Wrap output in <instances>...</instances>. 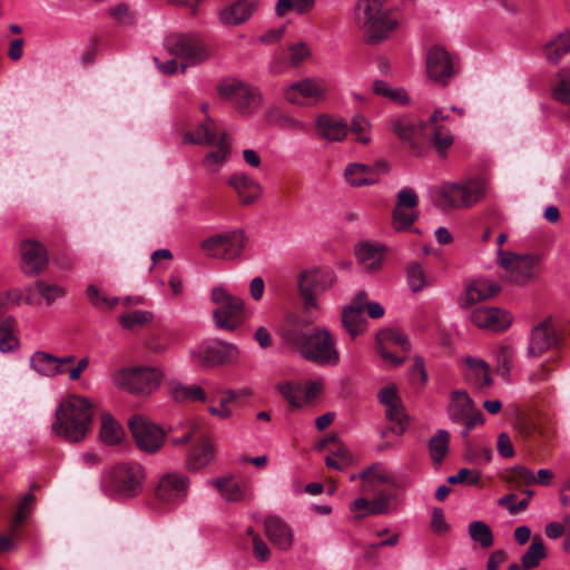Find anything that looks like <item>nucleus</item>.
Returning <instances> with one entry per match:
<instances>
[{"mask_svg": "<svg viewBox=\"0 0 570 570\" xmlns=\"http://www.w3.org/2000/svg\"><path fill=\"white\" fill-rule=\"evenodd\" d=\"M307 322L296 315H289L281 327V337L284 344L297 352L305 361L321 366H335L340 363V352L336 340L328 330L315 327L311 333L304 332Z\"/></svg>", "mask_w": 570, "mask_h": 570, "instance_id": "nucleus-1", "label": "nucleus"}, {"mask_svg": "<svg viewBox=\"0 0 570 570\" xmlns=\"http://www.w3.org/2000/svg\"><path fill=\"white\" fill-rule=\"evenodd\" d=\"M353 21L367 45H379L397 29L399 21L392 14L386 0H356Z\"/></svg>", "mask_w": 570, "mask_h": 570, "instance_id": "nucleus-2", "label": "nucleus"}, {"mask_svg": "<svg viewBox=\"0 0 570 570\" xmlns=\"http://www.w3.org/2000/svg\"><path fill=\"white\" fill-rule=\"evenodd\" d=\"M55 416L53 433L68 442H80L91 429L94 405L89 399L72 394L59 403Z\"/></svg>", "mask_w": 570, "mask_h": 570, "instance_id": "nucleus-3", "label": "nucleus"}, {"mask_svg": "<svg viewBox=\"0 0 570 570\" xmlns=\"http://www.w3.org/2000/svg\"><path fill=\"white\" fill-rule=\"evenodd\" d=\"M146 472L137 462H124L112 466L101 482L102 489L109 495L134 498L141 493Z\"/></svg>", "mask_w": 570, "mask_h": 570, "instance_id": "nucleus-4", "label": "nucleus"}, {"mask_svg": "<svg viewBox=\"0 0 570 570\" xmlns=\"http://www.w3.org/2000/svg\"><path fill=\"white\" fill-rule=\"evenodd\" d=\"M499 265L507 272L508 281L525 285L540 275L543 256L541 254H515L503 249L497 253Z\"/></svg>", "mask_w": 570, "mask_h": 570, "instance_id": "nucleus-5", "label": "nucleus"}, {"mask_svg": "<svg viewBox=\"0 0 570 570\" xmlns=\"http://www.w3.org/2000/svg\"><path fill=\"white\" fill-rule=\"evenodd\" d=\"M220 99L229 102L244 116L255 114L263 104L259 90L237 79H223L217 85Z\"/></svg>", "mask_w": 570, "mask_h": 570, "instance_id": "nucleus-6", "label": "nucleus"}, {"mask_svg": "<svg viewBox=\"0 0 570 570\" xmlns=\"http://www.w3.org/2000/svg\"><path fill=\"white\" fill-rule=\"evenodd\" d=\"M163 377V373L156 367H130L117 373V383L127 392L138 395H147L156 391Z\"/></svg>", "mask_w": 570, "mask_h": 570, "instance_id": "nucleus-7", "label": "nucleus"}, {"mask_svg": "<svg viewBox=\"0 0 570 570\" xmlns=\"http://www.w3.org/2000/svg\"><path fill=\"white\" fill-rule=\"evenodd\" d=\"M335 281V274L331 269L315 268L299 274L298 291L306 313L317 308L316 294L331 288Z\"/></svg>", "mask_w": 570, "mask_h": 570, "instance_id": "nucleus-8", "label": "nucleus"}, {"mask_svg": "<svg viewBox=\"0 0 570 570\" xmlns=\"http://www.w3.org/2000/svg\"><path fill=\"white\" fill-rule=\"evenodd\" d=\"M246 244L245 232L236 229L205 239L202 243V249L208 257L230 261L240 257Z\"/></svg>", "mask_w": 570, "mask_h": 570, "instance_id": "nucleus-9", "label": "nucleus"}, {"mask_svg": "<svg viewBox=\"0 0 570 570\" xmlns=\"http://www.w3.org/2000/svg\"><path fill=\"white\" fill-rule=\"evenodd\" d=\"M210 296L218 305L213 313L216 326L222 330H236L242 323L243 299L232 296L222 287L213 288Z\"/></svg>", "mask_w": 570, "mask_h": 570, "instance_id": "nucleus-10", "label": "nucleus"}, {"mask_svg": "<svg viewBox=\"0 0 570 570\" xmlns=\"http://www.w3.org/2000/svg\"><path fill=\"white\" fill-rule=\"evenodd\" d=\"M488 191V181L474 177L460 184H450L442 188L441 195L453 207H471L479 203Z\"/></svg>", "mask_w": 570, "mask_h": 570, "instance_id": "nucleus-11", "label": "nucleus"}, {"mask_svg": "<svg viewBox=\"0 0 570 570\" xmlns=\"http://www.w3.org/2000/svg\"><path fill=\"white\" fill-rule=\"evenodd\" d=\"M449 125L450 116L441 108L435 109L428 121L423 122L424 135L440 158H445L449 149L454 144V137Z\"/></svg>", "mask_w": 570, "mask_h": 570, "instance_id": "nucleus-12", "label": "nucleus"}, {"mask_svg": "<svg viewBox=\"0 0 570 570\" xmlns=\"http://www.w3.org/2000/svg\"><path fill=\"white\" fill-rule=\"evenodd\" d=\"M425 68L429 79L443 87L459 72L458 62L439 45L426 52Z\"/></svg>", "mask_w": 570, "mask_h": 570, "instance_id": "nucleus-13", "label": "nucleus"}, {"mask_svg": "<svg viewBox=\"0 0 570 570\" xmlns=\"http://www.w3.org/2000/svg\"><path fill=\"white\" fill-rule=\"evenodd\" d=\"M325 82L321 79L305 78L283 89L286 101L297 106H314L325 98Z\"/></svg>", "mask_w": 570, "mask_h": 570, "instance_id": "nucleus-14", "label": "nucleus"}, {"mask_svg": "<svg viewBox=\"0 0 570 570\" xmlns=\"http://www.w3.org/2000/svg\"><path fill=\"white\" fill-rule=\"evenodd\" d=\"M189 483V478L183 473H166L157 482L155 498L164 504H178L187 497Z\"/></svg>", "mask_w": 570, "mask_h": 570, "instance_id": "nucleus-15", "label": "nucleus"}, {"mask_svg": "<svg viewBox=\"0 0 570 570\" xmlns=\"http://www.w3.org/2000/svg\"><path fill=\"white\" fill-rule=\"evenodd\" d=\"M129 430L137 446L148 453L157 452L164 443V431L140 415L129 420Z\"/></svg>", "mask_w": 570, "mask_h": 570, "instance_id": "nucleus-16", "label": "nucleus"}, {"mask_svg": "<svg viewBox=\"0 0 570 570\" xmlns=\"http://www.w3.org/2000/svg\"><path fill=\"white\" fill-rule=\"evenodd\" d=\"M419 197L414 189L404 187L397 193L393 209V227L395 230H406L417 219Z\"/></svg>", "mask_w": 570, "mask_h": 570, "instance_id": "nucleus-17", "label": "nucleus"}, {"mask_svg": "<svg viewBox=\"0 0 570 570\" xmlns=\"http://www.w3.org/2000/svg\"><path fill=\"white\" fill-rule=\"evenodd\" d=\"M377 397L385 406L386 419L393 423L391 431L395 435H402L406 430L407 415L405 413L402 400L394 385L385 386L380 390Z\"/></svg>", "mask_w": 570, "mask_h": 570, "instance_id": "nucleus-18", "label": "nucleus"}, {"mask_svg": "<svg viewBox=\"0 0 570 570\" xmlns=\"http://www.w3.org/2000/svg\"><path fill=\"white\" fill-rule=\"evenodd\" d=\"M193 355L204 365L217 366L225 363H236L239 358V350L236 345L225 342L200 345Z\"/></svg>", "mask_w": 570, "mask_h": 570, "instance_id": "nucleus-19", "label": "nucleus"}, {"mask_svg": "<svg viewBox=\"0 0 570 570\" xmlns=\"http://www.w3.org/2000/svg\"><path fill=\"white\" fill-rule=\"evenodd\" d=\"M558 334L552 325L550 318H546L530 332L529 345L527 356L537 358L542 356L546 352L558 345Z\"/></svg>", "mask_w": 570, "mask_h": 570, "instance_id": "nucleus-20", "label": "nucleus"}, {"mask_svg": "<svg viewBox=\"0 0 570 570\" xmlns=\"http://www.w3.org/2000/svg\"><path fill=\"white\" fill-rule=\"evenodd\" d=\"M165 47L173 56L198 63L207 59L206 49L195 39L186 35H173L166 38Z\"/></svg>", "mask_w": 570, "mask_h": 570, "instance_id": "nucleus-21", "label": "nucleus"}, {"mask_svg": "<svg viewBox=\"0 0 570 570\" xmlns=\"http://www.w3.org/2000/svg\"><path fill=\"white\" fill-rule=\"evenodd\" d=\"M389 166L385 161H376L373 166L350 164L345 169L346 180L351 186L361 187L376 184L382 174H386Z\"/></svg>", "mask_w": 570, "mask_h": 570, "instance_id": "nucleus-22", "label": "nucleus"}, {"mask_svg": "<svg viewBox=\"0 0 570 570\" xmlns=\"http://www.w3.org/2000/svg\"><path fill=\"white\" fill-rule=\"evenodd\" d=\"M470 317L475 326L493 332H502L512 323L511 315L498 307L475 308Z\"/></svg>", "mask_w": 570, "mask_h": 570, "instance_id": "nucleus-23", "label": "nucleus"}, {"mask_svg": "<svg viewBox=\"0 0 570 570\" xmlns=\"http://www.w3.org/2000/svg\"><path fill=\"white\" fill-rule=\"evenodd\" d=\"M389 129L410 149L415 150L416 137L423 131V122H417L410 115L396 116L389 120Z\"/></svg>", "mask_w": 570, "mask_h": 570, "instance_id": "nucleus-24", "label": "nucleus"}, {"mask_svg": "<svg viewBox=\"0 0 570 570\" xmlns=\"http://www.w3.org/2000/svg\"><path fill=\"white\" fill-rule=\"evenodd\" d=\"M501 291L500 285L489 278H478L465 289L463 296L459 298V305L463 308L471 307L480 301L489 299Z\"/></svg>", "mask_w": 570, "mask_h": 570, "instance_id": "nucleus-25", "label": "nucleus"}, {"mask_svg": "<svg viewBox=\"0 0 570 570\" xmlns=\"http://www.w3.org/2000/svg\"><path fill=\"white\" fill-rule=\"evenodd\" d=\"M465 382L473 389L485 393L493 383L489 364L483 360L470 356L465 358Z\"/></svg>", "mask_w": 570, "mask_h": 570, "instance_id": "nucleus-26", "label": "nucleus"}, {"mask_svg": "<svg viewBox=\"0 0 570 570\" xmlns=\"http://www.w3.org/2000/svg\"><path fill=\"white\" fill-rule=\"evenodd\" d=\"M264 531L268 540L281 550H288L293 544V532L288 524L276 515L264 519Z\"/></svg>", "mask_w": 570, "mask_h": 570, "instance_id": "nucleus-27", "label": "nucleus"}, {"mask_svg": "<svg viewBox=\"0 0 570 570\" xmlns=\"http://www.w3.org/2000/svg\"><path fill=\"white\" fill-rule=\"evenodd\" d=\"M259 7V0H236L222 10L220 20L226 26L246 22Z\"/></svg>", "mask_w": 570, "mask_h": 570, "instance_id": "nucleus-28", "label": "nucleus"}, {"mask_svg": "<svg viewBox=\"0 0 570 570\" xmlns=\"http://www.w3.org/2000/svg\"><path fill=\"white\" fill-rule=\"evenodd\" d=\"M228 184L235 189L243 205H250L263 194L262 186L249 176L236 173L228 178Z\"/></svg>", "mask_w": 570, "mask_h": 570, "instance_id": "nucleus-29", "label": "nucleus"}, {"mask_svg": "<svg viewBox=\"0 0 570 570\" xmlns=\"http://www.w3.org/2000/svg\"><path fill=\"white\" fill-rule=\"evenodd\" d=\"M391 498L392 494H380L373 500L358 498L350 504V510L355 513L357 519L367 515L386 514L391 511Z\"/></svg>", "mask_w": 570, "mask_h": 570, "instance_id": "nucleus-30", "label": "nucleus"}, {"mask_svg": "<svg viewBox=\"0 0 570 570\" xmlns=\"http://www.w3.org/2000/svg\"><path fill=\"white\" fill-rule=\"evenodd\" d=\"M315 125L318 135L330 142L344 140L348 132V126L345 120L326 114L318 116Z\"/></svg>", "mask_w": 570, "mask_h": 570, "instance_id": "nucleus-31", "label": "nucleus"}, {"mask_svg": "<svg viewBox=\"0 0 570 570\" xmlns=\"http://www.w3.org/2000/svg\"><path fill=\"white\" fill-rule=\"evenodd\" d=\"M213 146L215 149L204 157L203 164L207 170L217 173L230 157V141L227 132L223 131L217 144Z\"/></svg>", "mask_w": 570, "mask_h": 570, "instance_id": "nucleus-32", "label": "nucleus"}, {"mask_svg": "<svg viewBox=\"0 0 570 570\" xmlns=\"http://www.w3.org/2000/svg\"><path fill=\"white\" fill-rule=\"evenodd\" d=\"M223 131L217 130V126L210 117H207L195 130V132H186L185 142L196 145L213 146L217 144Z\"/></svg>", "mask_w": 570, "mask_h": 570, "instance_id": "nucleus-33", "label": "nucleus"}, {"mask_svg": "<svg viewBox=\"0 0 570 570\" xmlns=\"http://www.w3.org/2000/svg\"><path fill=\"white\" fill-rule=\"evenodd\" d=\"M168 391L176 402H206L207 400L203 387L196 384L187 385L178 381H171L168 384Z\"/></svg>", "mask_w": 570, "mask_h": 570, "instance_id": "nucleus-34", "label": "nucleus"}, {"mask_svg": "<svg viewBox=\"0 0 570 570\" xmlns=\"http://www.w3.org/2000/svg\"><path fill=\"white\" fill-rule=\"evenodd\" d=\"M472 399L465 391H453L451 403L448 407L449 417L458 423L466 419L469 414L475 411Z\"/></svg>", "mask_w": 570, "mask_h": 570, "instance_id": "nucleus-35", "label": "nucleus"}, {"mask_svg": "<svg viewBox=\"0 0 570 570\" xmlns=\"http://www.w3.org/2000/svg\"><path fill=\"white\" fill-rule=\"evenodd\" d=\"M356 257L364 265L366 272H376L382 266L383 247L371 243H362L356 248Z\"/></svg>", "mask_w": 570, "mask_h": 570, "instance_id": "nucleus-36", "label": "nucleus"}, {"mask_svg": "<svg viewBox=\"0 0 570 570\" xmlns=\"http://www.w3.org/2000/svg\"><path fill=\"white\" fill-rule=\"evenodd\" d=\"M342 325L350 336L355 338L366 331L367 320L363 311L345 306L342 311Z\"/></svg>", "mask_w": 570, "mask_h": 570, "instance_id": "nucleus-37", "label": "nucleus"}, {"mask_svg": "<svg viewBox=\"0 0 570 570\" xmlns=\"http://www.w3.org/2000/svg\"><path fill=\"white\" fill-rule=\"evenodd\" d=\"M570 51V31L564 30L544 46V55L549 62L557 65Z\"/></svg>", "mask_w": 570, "mask_h": 570, "instance_id": "nucleus-38", "label": "nucleus"}, {"mask_svg": "<svg viewBox=\"0 0 570 570\" xmlns=\"http://www.w3.org/2000/svg\"><path fill=\"white\" fill-rule=\"evenodd\" d=\"M214 458V446L204 440L200 444L194 446L189 452L186 465L188 470L198 471L206 466Z\"/></svg>", "mask_w": 570, "mask_h": 570, "instance_id": "nucleus-39", "label": "nucleus"}, {"mask_svg": "<svg viewBox=\"0 0 570 570\" xmlns=\"http://www.w3.org/2000/svg\"><path fill=\"white\" fill-rule=\"evenodd\" d=\"M547 558L544 542L540 535L533 537L527 551L521 557V564L524 570H531L540 564V561Z\"/></svg>", "mask_w": 570, "mask_h": 570, "instance_id": "nucleus-40", "label": "nucleus"}, {"mask_svg": "<svg viewBox=\"0 0 570 570\" xmlns=\"http://www.w3.org/2000/svg\"><path fill=\"white\" fill-rule=\"evenodd\" d=\"M450 434L446 430H438L430 439L428 448L433 463L441 464L449 453Z\"/></svg>", "mask_w": 570, "mask_h": 570, "instance_id": "nucleus-41", "label": "nucleus"}, {"mask_svg": "<svg viewBox=\"0 0 570 570\" xmlns=\"http://www.w3.org/2000/svg\"><path fill=\"white\" fill-rule=\"evenodd\" d=\"M124 430L121 425L108 413L101 416L100 439L107 445H115L121 441Z\"/></svg>", "mask_w": 570, "mask_h": 570, "instance_id": "nucleus-42", "label": "nucleus"}, {"mask_svg": "<svg viewBox=\"0 0 570 570\" xmlns=\"http://www.w3.org/2000/svg\"><path fill=\"white\" fill-rule=\"evenodd\" d=\"M19 265L23 274H36V240L31 238L22 239L19 244Z\"/></svg>", "mask_w": 570, "mask_h": 570, "instance_id": "nucleus-43", "label": "nucleus"}, {"mask_svg": "<svg viewBox=\"0 0 570 570\" xmlns=\"http://www.w3.org/2000/svg\"><path fill=\"white\" fill-rule=\"evenodd\" d=\"M35 484L30 485L29 491L24 494V497L19 502L17 510L10 520V530L12 532L19 531L20 527L26 522L27 518L30 515L32 510V503L35 500L33 490Z\"/></svg>", "mask_w": 570, "mask_h": 570, "instance_id": "nucleus-44", "label": "nucleus"}, {"mask_svg": "<svg viewBox=\"0 0 570 570\" xmlns=\"http://www.w3.org/2000/svg\"><path fill=\"white\" fill-rule=\"evenodd\" d=\"M360 479L363 482L362 491L366 490V484L372 485L374 483H390L393 487H400V484L384 470V468L380 463L373 464L364 469L360 473Z\"/></svg>", "mask_w": 570, "mask_h": 570, "instance_id": "nucleus-45", "label": "nucleus"}, {"mask_svg": "<svg viewBox=\"0 0 570 570\" xmlns=\"http://www.w3.org/2000/svg\"><path fill=\"white\" fill-rule=\"evenodd\" d=\"M213 484L227 501L237 502L244 497V491L240 484L232 478L216 479L213 481Z\"/></svg>", "mask_w": 570, "mask_h": 570, "instance_id": "nucleus-46", "label": "nucleus"}, {"mask_svg": "<svg viewBox=\"0 0 570 570\" xmlns=\"http://www.w3.org/2000/svg\"><path fill=\"white\" fill-rule=\"evenodd\" d=\"M551 96L561 104L570 105V69L562 68L557 72V85Z\"/></svg>", "mask_w": 570, "mask_h": 570, "instance_id": "nucleus-47", "label": "nucleus"}, {"mask_svg": "<svg viewBox=\"0 0 570 570\" xmlns=\"http://www.w3.org/2000/svg\"><path fill=\"white\" fill-rule=\"evenodd\" d=\"M382 344L390 347L399 346L404 353L409 352L411 348L407 336L393 330H383L377 333L376 345Z\"/></svg>", "mask_w": 570, "mask_h": 570, "instance_id": "nucleus-48", "label": "nucleus"}, {"mask_svg": "<svg viewBox=\"0 0 570 570\" xmlns=\"http://www.w3.org/2000/svg\"><path fill=\"white\" fill-rule=\"evenodd\" d=\"M469 534L482 548L493 546L494 538L491 528L483 521H473L469 524Z\"/></svg>", "mask_w": 570, "mask_h": 570, "instance_id": "nucleus-49", "label": "nucleus"}, {"mask_svg": "<svg viewBox=\"0 0 570 570\" xmlns=\"http://www.w3.org/2000/svg\"><path fill=\"white\" fill-rule=\"evenodd\" d=\"M497 373L508 380L514 361V350L511 345H500L497 351Z\"/></svg>", "mask_w": 570, "mask_h": 570, "instance_id": "nucleus-50", "label": "nucleus"}, {"mask_svg": "<svg viewBox=\"0 0 570 570\" xmlns=\"http://www.w3.org/2000/svg\"><path fill=\"white\" fill-rule=\"evenodd\" d=\"M373 91L375 95L385 97L391 101L399 102L401 105H405L409 102L407 94L402 88L393 89L389 86L387 82L383 80H375L373 83Z\"/></svg>", "mask_w": 570, "mask_h": 570, "instance_id": "nucleus-51", "label": "nucleus"}, {"mask_svg": "<svg viewBox=\"0 0 570 570\" xmlns=\"http://www.w3.org/2000/svg\"><path fill=\"white\" fill-rule=\"evenodd\" d=\"M314 4L315 0H278L275 12L278 17H283L289 11L302 14L309 11Z\"/></svg>", "mask_w": 570, "mask_h": 570, "instance_id": "nucleus-52", "label": "nucleus"}, {"mask_svg": "<svg viewBox=\"0 0 570 570\" xmlns=\"http://www.w3.org/2000/svg\"><path fill=\"white\" fill-rule=\"evenodd\" d=\"M153 321V314L147 311H132L119 316V323L127 330L134 331Z\"/></svg>", "mask_w": 570, "mask_h": 570, "instance_id": "nucleus-53", "label": "nucleus"}, {"mask_svg": "<svg viewBox=\"0 0 570 570\" xmlns=\"http://www.w3.org/2000/svg\"><path fill=\"white\" fill-rule=\"evenodd\" d=\"M277 390L292 406L301 407L304 405L303 386L301 384L284 382L277 385Z\"/></svg>", "mask_w": 570, "mask_h": 570, "instance_id": "nucleus-54", "label": "nucleus"}, {"mask_svg": "<svg viewBox=\"0 0 570 570\" xmlns=\"http://www.w3.org/2000/svg\"><path fill=\"white\" fill-rule=\"evenodd\" d=\"M14 320L6 318L0 324V351L2 353L11 352L17 345L18 340L13 334Z\"/></svg>", "mask_w": 570, "mask_h": 570, "instance_id": "nucleus-55", "label": "nucleus"}, {"mask_svg": "<svg viewBox=\"0 0 570 570\" xmlns=\"http://www.w3.org/2000/svg\"><path fill=\"white\" fill-rule=\"evenodd\" d=\"M66 371L67 370H60L58 357L48 353L38 352V373L52 377Z\"/></svg>", "mask_w": 570, "mask_h": 570, "instance_id": "nucleus-56", "label": "nucleus"}, {"mask_svg": "<svg viewBox=\"0 0 570 570\" xmlns=\"http://www.w3.org/2000/svg\"><path fill=\"white\" fill-rule=\"evenodd\" d=\"M268 121L277 124L281 128L294 131H305L306 124L292 117L281 116L277 109L267 112Z\"/></svg>", "mask_w": 570, "mask_h": 570, "instance_id": "nucleus-57", "label": "nucleus"}, {"mask_svg": "<svg viewBox=\"0 0 570 570\" xmlns=\"http://www.w3.org/2000/svg\"><path fill=\"white\" fill-rule=\"evenodd\" d=\"M406 276H407V283L412 292L417 293L426 284L425 274L422 268V266L416 263L412 262L406 267Z\"/></svg>", "mask_w": 570, "mask_h": 570, "instance_id": "nucleus-58", "label": "nucleus"}, {"mask_svg": "<svg viewBox=\"0 0 570 570\" xmlns=\"http://www.w3.org/2000/svg\"><path fill=\"white\" fill-rule=\"evenodd\" d=\"M38 295L43 298L48 306L52 305L58 298L66 295V289L58 284H49L38 281Z\"/></svg>", "mask_w": 570, "mask_h": 570, "instance_id": "nucleus-59", "label": "nucleus"}, {"mask_svg": "<svg viewBox=\"0 0 570 570\" xmlns=\"http://www.w3.org/2000/svg\"><path fill=\"white\" fill-rule=\"evenodd\" d=\"M508 481L517 485H531L535 483V475L532 470L524 465H514L510 469Z\"/></svg>", "mask_w": 570, "mask_h": 570, "instance_id": "nucleus-60", "label": "nucleus"}, {"mask_svg": "<svg viewBox=\"0 0 570 570\" xmlns=\"http://www.w3.org/2000/svg\"><path fill=\"white\" fill-rule=\"evenodd\" d=\"M87 296L91 304L100 309H112L118 303L117 298H109L101 294L95 285L87 287Z\"/></svg>", "mask_w": 570, "mask_h": 570, "instance_id": "nucleus-61", "label": "nucleus"}, {"mask_svg": "<svg viewBox=\"0 0 570 570\" xmlns=\"http://www.w3.org/2000/svg\"><path fill=\"white\" fill-rule=\"evenodd\" d=\"M465 456L469 461L476 464H487L492 459V450L487 446L481 450L473 448L470 441L465 442Z\"/></svg>", "mask_w": 570, "mask_h": 570, "instance_id": "nucleus-62", "label": "nucleus"}, {"mask_svg": "<svg viewBox=\"0 0 570 570\" xmlns=\"http://www.w3.org/2000/svg\"><path fill=\"white\" fill-rule=\"evenodd\" d=\"M557 361L558 357L553 356L541 363L538 368L530 373L528 381L532 384H539L548 381L553 372V368L550 366V364Z\"/></svg>", "mask_w": 570, "mask_h": 570, "instance_id": "nucleus-63", "label": "nucleus"}, {"mask_svg": "<svg viewBox=\"0 0 570 570\" xmlns=\"http://www.w3.org/2000/svg\"><path fill=\"white\" fill-rule=\"evenodd\" d=\"M480 478L481 474L479 471L463 468L460 469L456 474L450 475L448 482L451 484L465 483L468 485H474L479 483Z\"/></svg>", "mask_w": 570, "mask_h": 570, "instance_id": "nucleus-64", "label": "nucleus"}]
</instances>
